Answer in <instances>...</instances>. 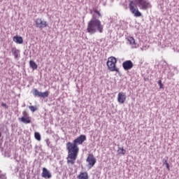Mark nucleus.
<instances>
[{
  "label": "nucleus",
  "instance_id": "nucleus-1",
  "mask_svg": "<svg viewBox=\"0 0 179 179\" xmlns=\"http://www.w3.org/2000/svg\"><path fill=\"white\" fill-rule=\"evenodd\" d=\"M85 141H86V136L81 134L73 140V143H66V148L68 152L67 164H71L72 166L75 164L78 159V155H79V147L78 145H82Z\"/></svg>",
  "mask_w": 179,
  "mask_h": 179
},
{
  "label": "nucleus",
  "instance_id": "nucleus-2",
  "mask_svg": "<svg viewBox=\"0 0 179 179\" xmlns=\"http://www.w3.org/2000/svg\"><path fill=\"white\" fill-rule=\"evenodd\" d=\"M103 29L104 27L101 24V21L99 19H96V17L93 15L92 18L87 23V33L90 34H94L96 31H99V33H103Z\"/></svg>",
  "mask_w": 179,
  "mask_h": 179
},
{
  "label": "nucleus",
  "instance_id": "nucleus-3",
  "mask_svg": "<svg viewBox=\"0 0 179 179\" xmlns=\"http://www.w3.org/2000/svg\"><path fill=\"white\" fill-rule=\"evenodd\" d=\"M108 69L110 71V72H120V70L117 67H116L117 59L114 57H110L108 59L107 62Z\"/></svg>",
  "mask_w": 179,
  "mask_h": 179
},
{
  "label": "nucleus",
  "instance_id": "nucleus-4",
  "mask_svg": "<svg viewBox=\"0 0 179 179\" xmlns=\"http://www.w3.org/2000/svg\"><path fill=\"white\" fill-rule=\"evenodd\" d=\"M129 8L130 12H131V13L134 15L135 17H141V16H142V13L139 11V9L136 6V4L134 3V1L129 2Z\"/></svg>",
  "mask_w": 179,
  "mask_h": 179
},
{
  "label": "nucleus",
  "instance_id": "nucleus-5",
  "mask_svg": "<svg viewBox=\"0 0 179 179\" xmlns=\"http://www.w3.org/2000/svg\"><path fill=\"white\" fill-rule=\"evenodd\" d=\"M135 2L138 3L142 10H148V9L152 8V4L148 0H135Z\"/></svg>",
  "mask_w": 179,
  "mask_h": 179
},
{
  "label": "nucleus",
  "instance_id": "nucleus-6",
  "mask_svg": "<svg viewBox=\"0 0 179 179\" xmlns=\"http://www.w3.org/2000/svg\"><path fill=\"white\" fill-rule=\"evenodd\" d=\"M36 27L37 29H40L41 30H43V29H45L47 26H48V23L43 20V18H37L35 21Z\"/></svg>",
  "mask_w": 179,
  "mask_h": 179
},
{
  "label": "nucleus",
  "instance_id": "nucleus-7",
  "mask_svg": "<svg viewBox=\"0 0 179 179\" xmlns=\"http://www.w3.org/2000/svg\"><path fill=\"white\" fill-rule=\"evenodd\" d=\"M87 163H88V167L90 169H92V167L94 166V164L97 163V159H96V157H94V155L93 154H89L87 159H86Z\"/></svg>",
  "mask_w": 179,
  "mask_h": 179
},
{
  "label": "nucleus",
  "instance_id": "nucleus-8",
  "mask_svg": "<svg viewBox=\"0 0 179 179\" xmlns=\"http://www.w3.org/2000/svg\"><path fill=\"white\" fill-rule=\"evenodd\" d=\"M19 120L24 124H30L31 122V119H30V117H29V113H27V111L26 110L22 112V117L19 118Z\"/></svg>",
  "mask_w": 179,
  "mask_h": 179
},
{
  "label": "nucleus",
  "instance_id": "nucleus-9",
  "mask_svg": "<svg viewBox=\"0 0 179 179\" xmlns=\"http://www.w3.org/2000/svg\"><path fill=\"white\" fill-rule=\"evenodd\" d=\"M122 66L124 71H129L134 68V63L131 60H127L122 63Z\"/></svg>",
  "mask_w": 179,
  "mask_h": 179
},
{
  "label": "nucleus",
  "instance_id": "nucleus-10",
  "mask_svg": "<svg viewBox=\"0 0 179 179\" xmlns=\"http://www.w3.org/2000/svg\"><path fill=\"white\" fill-rule=\"evenodd\" d=\"M127 100V95L124 92H119L117 94V101L120 104H124Z\"/></svg>",
  "mask_w": 179,
  "mask_h": 179
},
{
  "label": "nucleus",
  "instance_id": "nucleus-11",
  "mask_svg": "<svg viewBox=\"0 0 179 179\" xmlns=\"http://www.w3.org/2000/svg\"><path fill=\"white\" fill-rule=\"evenodd\" d=\"M42 177H43V178H51L52 176L51 175V173H50L48 169H47L46 168H43Z\"/></svg>",
  "mask_w": 179,
  "mask_h": 179
},
{
  "label": "nucleus",
  "instance_id": "nucleus-12",
  "mask_svg": "<svg viewBox=\"0 0 179 179\" xmlns=\"http://www.w3.org/2000/svg\"><path fill=\"white\" fill-rule=\"evenodd\" d=\"M77 179H89V173L87 172H80L77 176Z\"/></svg>",
  "mask_w": 179,
  "mask_h": 179
},
{
  "label": "nucleus",
  "instance_id": "nucleus-13",
  "mask_svg": "<svg viewBox=\"0 0 179 179\" xmlns=\"http://www.w3.org/2000/svg\"><path fill=\"white\" fill-rule=\"evenodd\" d=\"M13 42L17 44H23V38L19 36H15L13 38Z\"/></svg>",
  "mask_w": 179,
  "mask_h": 179
},
{
  "label": "nucleus",
  "instance_id": "nucleus-14",
  "mask_svg": "<svg viewBox=\"0 0 179 179\" xmlns=\"http://www.w3.org/2000/svg\"><path fill=\"white\" fill-rule=\"evenodd\" d=\"M11 51H12V53L14 55L15 58H18L19 57V55H20L19 50H17L15 48H13Z\"/></svg>",
  "mask_w": 179,
  "mask_h": 179
},
{
  "label": "nucleus",
  "instance_id": "nucleus-15",
  "mask_svg": "<svg viewBox=\"0 0 179 179\" xmlns=\"http://www.w3.org/2000/svg\"><path fill=\"white\" fill-rule=\"evenodd\" d=\"M33 94L35 97H41V92L38 91L37 89H34Z\"/></svg>",
  "mask_w": 179,
  "mask_h": 179
},
{
  "label": "nucleus",
  "instance_id": "nucleus-16",
  "mask_svg": "<svg viewBox=\"0 0 179 179\" xmlns=\"http://www.w3.org/2000/svg\"><path fill=\"white\" fill-rule=\"evenodd\" d=\"M126 150L124 149V148H118L117 149V153L118 155H121L122 156H124L125 155Z\"/></svg>",
  "mask_w": 179,
  "mask_h": 179
},
{
  "label": "nucleus",
  "instance_id": "nucleus-17",
  "mask_svg": "<svg viewBox=\"0 0 179 179\" xmlns=\"http://www.w3.org/2000/svg\"><path fill=\"white\" fill-rule=\"evenodd\" d=\"M29 65H30V67L32 68L34 70L37 69V64H36V62H34V61L31 60L29 62Z\"/></svg>",
  "mask_w": 179,
  "mask_h": 179
},
{
  "label": "nucleus",
  "instance_id": "nucleus-18",
  "mask_svg": "<svg viewBox=\"0 0 179 179\" xmlns=\"http://www.w3.org/2000/svg\"><path fill=\"white\" fill-rule=\"evenodd\" d=\"M49 94H50V92L48 91L41 92V97H43V99H45V97H48Z\"/></svg>",
  "mask_w": 179,
  "mask_h": 179
},
{
  "label": "nucleus",
  "instance_id": "nucleus-19",
  "mask_svg": "<svg viewBox=\"0 0 179 179\" xmlns=\"http://www.w3.org/2000/svg\"><path fill=\"white\" fill-rule=\"evenodd\" d=\"M163 164H165V166L167 169V171H170V165L169 164L167 159H163Z\"/></svg>",
  "mask_w": 179,
  "mask_h": 179
},
{
  "label": "nucleus",
  "instance_id": "nucleus-20",
  "mask_svg": "<svg viewBox=\"0 0 179 179\" xmlns=\"http://www.w3.org/2000/svg\"><path fill=\"white\" fill-rule=\"evenodd\" d=\"M34 136H35V139H36V141H41V136L40 135V133L35 132Z\"/></svg>",
  "mask_w": 179,
  "mask_h": 179
},
{
  "label": "nucleus",
  "instance_id": "nucleus-21",
  "mask_svg": "<svg viewBox=\"0 0 179 179\" xmlns=\"http://www.w3.org/2000/svg\"><path fill=\"white\" fill-rule=\"evenodd\" d=\"M128 41L130 43V44H135V38H134V37H129Z\"/></svg>",
  "mask_w": 179,
  "mask_h": 179
},
{
  "label": "nucleus",
  "instance_id": "nucleus-22",
  "mask_svg": "<svg viewBox=\"0 0 179 179\" xmlns=\"http://www.w3.org/2000/svg\"><path fill=\"white\" fill-rule=\"evenodd\" d=\"M29 110H31V111H32L33 113H34V111H37V108L33 106H29Z\"/></svg>",
  "mask_w": 179,
  "mask_h": 179
},
{
  "label": "nucleus",
  "instance_id": "nucleus-23",
  "mask_svg": "<svg viewBox=\"0 0 179 179\" xmlns=\"http://www.w3.org/2000/svg\"><path fill=\"white\" fill-rule=\"evenodd\" d=\"M158 84H159V86L160 89H164V87L163 85V83H162V80H159Z\"/></svg>",
  "mask_w": 179,
  "mask_h": 179
},
{
  "label": "nucleus",
  "instance_id": "nucleus-24",
  "mask_svg": "<svg viewBox=\"0 0 179 179\" xmlns=\"http://www.w3.org/2000/svg\"><path fill=\"white\" fill-rule=\"evenodd\" d=\"M94 13H96V15H98V16L99 17H101V13H100V11H99L97 10H94Z\"/></svg>",
  "mask_w": 179,
  "mask_h": 179
},
{
  "label": "nucleus",
  "instance_id": "nucleus-25",
  "mask_svg": "<svg viewBox=\"0 0 179 179\" xmlns=\"http://www.w3.org/2000/svg\"><path fill=\"white\" fill-rule=\"evenodd\" d=\"M0 178L1 179H6V176L0 174Z\"/></svg>",
  "mask_w": 179,
  "mask_h": 179
},
{
  "label": "nucleus",
  "instance_id": "nucleus-26",
  "mask_svg": "<svg viewBox=\"0 0 179 179\" xmlns=\"http://www.w3.org/2000/svg\"><path fill=\"white\" fill-rule=\"evenodd\" d=\"M2 107H4L5 108H8V106L5 103H1Z\"/></svg>",
  "mask_w": 179,
  "mask_h": 179
},
{
  "label": "nucleus",
  "instance_id": "nucleus-27",
  "mask_svg": "<svg viewBox=\"0 0 179 179\" xmlns=\"http://www.w3.org/2000/svg\"><path fill=\"white\" fill-rule=\"evenodd\" d=\"M1 132H0V136H1Z\"/></svg>",
  "mask_w": 179,
  "mask_h": 179
}]
</instances>
